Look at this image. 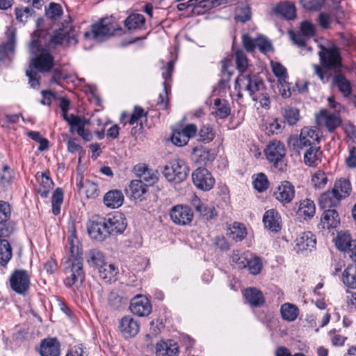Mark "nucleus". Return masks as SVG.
Masks as SVG:
<instances>
[{
	"mask_svg": "<svg viewBox=\"0 0 356 356\" xmlns=\"http://www.w3.org/2000/svg\"><path fill=\"white\" fill-rule=\"evenodd\" d=\"M342 282L349 289H356V265H349L343 270Z\"/></svg>",
	"mask_w": 356,
	"mask_h": 356,
	"instance_id": "58836bf2",
	"label": "nucleus"
},
{
	"mask_svg": "<svg viewBox=\"0 0 356 356\" xmlns=\"http://www.w3.org/2000/svg\"><path fill=\"white\" fill-rule=\"evenodd\" d=\"M318 54L322 67L327 70H336L341 67V57L339 50L334 46L325 47L320 46Z\"/></svg>",
	"mask_w": 356,
	"mask_h": 356,
	"instance_id": "0eeeda50",
	"label": "nucleus"
},
{
	"mask_svg": "<svg viewBox=\"0 0 356 356\" xmlns=\"http://www.w3.org/2000/svg\"><path fill=\"white\" fill-rule=\"evenodd\" d=\"M327 177L324 171L318 170L312 175L311 182L315 188H323L327 183Z\"/></svg>",
	"mask_w": 356,
	"mask_h": 356,
	"instance_id": "8fccbe9b",
	"label": "nucleus"
},
{
	"mask_svg": "<svg viewBox=\"0 0 356 356\" xmlns=\"http://www.w3.org/2000/svg\"><path fill=\"white\" fill-rule=\"evenodd\" d=\"M247 266L248 267L250 273L257 275L260 273L263 265L261 259L255 257L252 259L248 258Z\"/></svg>",
	"mask_w": 356,
	"mask_h": 356,
	"instance_id": "052dcab7",
	"label": "nucleus"
},
{
	"mask_svg": "<svg viewBox=\"0 0 356 356\" xmlns=\"http://www.w3.org/2000/svg\"><path fill=\"white\" fill-rule=\"evenodd\" d=\"M77 39L74 33H70L64 29H59L54 32L51 36L50 42L45 46H49L51 49L53 45L61 44L66 43L68 45L75 44L77 43Z\"/></svg>",
	"mask_w": 356,
	"mask_h": 356,
	"instance_id": "6ab92c4d",
	"label": "nucleus"
},
{
	"mask_svg": "<svg viewBox=\"0 0 356 356\" xmlns=\"http://www.w3.org/2000/svg\"><path fill=\"white\" fill-rule=\"evenodd\" d=\"M192 160L198 165H207L215 159V154L208 148L200 145L195 147L192 152Z\"/></svg>",
	"mask_w": 356,
	"mask_h": 356,
	"instance_id": "4be33fe9",
	"label": "nucleus"
},
{
	"mask_svg": "<svg viewBox=\"0 0 356 356\" xmlns=\"http://www.w3.org/2000/svg\"><path fill=\"white\" fill-rule=\"evenodd\" d=\"M236 65L238 70L241 73H250L248 71V60L245 54L242 50L235 52Z\"/></svg>",
	"mask_w": 356,
	"mask_h": 356,
	"instance_id": "3c124183",
	"label": "nucleus"
},
{
	"mask_svg": "<svg viewBox=\"0 0 356 356\" xmlns=\"http://www.w3.org/2000/svg\"><path fill=\"white\" fill-rule=\"evenodd\" d=\"M171 140L173 144L179 147L184 146L188 142V138L186 137L181 130L175 131L171 137Z\"/></svg>",
	"mask_w": 356,
	"mask_h": 356,
	"instance_id": "680f3d73",
	"label": "nucleus"
},
{
	"mask_svg": "<svg viewBox=\"0 0 356 356\" xmlns=\"http://www.w3.org/2000/svg\"><path fill=\"white\" fill-rule=\"evenodd\" d=\"M346 165L349 168H356V147L350 146L348 148V155L345 159Z\"/></svg>",
	"mask_w": 356,
	"mask_h": 356,
	"instance_id": "774afa93",
	"label": "nucleus"
},
{
	"mask_svg": "<svg viewBox=\"0 0 356 356\" xmlns=\"http://www.w3.org/2000/svg\"><path fill=\"white\" fill-rule=\"evenodd\" d=\"M29 49L31 56L29 68L41 73L49 72L54 68L55 62L51 50L49 49V46L42 44L40 38L33 35Z\"/></svg>",
	"mask_w": 356,
	"mask_h": 356,
	"instance_id": "f03ea898",
	"label": "nucleus"
},
{
	"mask_svg": "<svg viewBox=\"0 0 356 356\" xmlns=\"http://www.w3.org/2000/svg\"><path fill=\"white\" fill-rule=\"evenodd\" d=\"M16 19L21 23H25L31 15V9L29 7L16 8L15 9Z\"/></svg>",
	"mask_w": 356,
	"mask_h": 356,
	"instance_id": "e2e57ef3",
	"label": "nucleus"
},
{
	"mask_svg": "<svg viewBox=\"0 0 356 356\" xmlns=\"http://www.w3.org/2000/svg\"><path fill=\"white\" fill-rule=\"evenodd\" d=\"M131 312L138 316H145L152 312V305L149 300L142 295H137L130 302Z\"/></svg>",
	"mask_w": 356,
	"mask_h": 356,
	"instance_id": "2eb2a0df",
	"label": "nucleus"
},
{
	"mask_svg": "<svg viewBox=\"0 0 356 356\" xmlns=\"http://www.w3.org/2000/svg\"><path fill=\"white\" fill-rule=\"evenodd\" d=\"M124 202V195L119 190H111L104 197V204L111 209L119 208Z\"/></svg>",
	"mask_w": 356,
	"mask_h": 356,
	"instance_id": "c85d7f7f",
	"label": "nucleus"
},
{
	"mask_svg": "<svg viewBox=\"0 0 356 356\" xmlns=\"http://www.w3.org/2000/svg\"><path fill=\"white\" fill-rule=\"evenodd\" d=\"M172 222L179 225H187L193 219V211L191 207L181 204L174 206L170 210Z\"/></svg>",
	"mask_w": 356,
	"mask_h": 356,
	"instance_id": "f8f14e48",
	"label": "nucleus"
},
{
	"mask_svg": "<svg viewBox=\"0 0 356 356\" xmlns=\"http://www.w3.org/2000/svg\"><path fill=\"white\" fill-rule=\"evenodd\" d=\"M119 329L124 338H131L136 336L139 332L140 324L133 317L126 316L122 318Z\"/></svg>",
	"mask_w": 356,
	"mask_h": 356,
	"instance_id": "a211bd4d",
	"label": "nucleus"
},
{
	"mask_svg": "<svg viewBox=\"0 0 356 356\" xmlns=\"http://www.w3.org/2000/svg\"><path fill=\"white\" fill-rule=\"evenodd\" d=\"M354 240L352 239L351 236L348 232H339L334 239L335 245L337 248L345 253H348L349 249L352 246Z\"/></svg>",
	"mask_w": 356,
	"mask_h": 356,
	"instance_id": "72a5a7b5",
	"label": "nucleus"
},
{
	"mask_svg": "<svg viewBox=\"0 0 356 356\" xmlns=\"http://www.w3.org/2000/svg\"><path fill=\"white\" fill-rule=\"evenodd\" d=\"M41 356H60V343L56 339H44L40 345Z\"/></svg>",
	"mask_w": 356,
	"mask_h": 356,
	"instance_id": "a878e982",
	"label": "nucleus"
},
{
	"mask_svg": "<svg viewBox=\"0 0 356 356\" xmlns=\"http://www.w3.org/2000/svg\"><path fill=\"white\" fill-rule=\"evenodd\" d=\"M147 116V112L144 111L143 108L138 106H136L134 108L133 113L128 121L130 125L138 124L142 118Z\"/></svg>",
	"mask_w": 356,
	"mask_h": 356,
	"instance_id": "bf43d9fd",
	"label": "nucleus"
},
{
	"mask_svg": "<svg viewBox=\"0 0 356 356\" xmlns=\"http://www.w3.org/2000/svg\"><path fill=\"white\" fill-rule=\"evenodd\" d=\"M115 26L112 18H105L91 26L90 31L84 33L88 40L103 42L114 34Z\"/></svg>",
	"mask_w": 356,
	"mask_h": 356,
	"instance_id": "39448f33",
	"label": "nucleus"
},
{
	"mask_svg": "<svg viewBox=\"0 0 356 356\" xmlns=\"http://www.w3.org/2000/svg\"><path fill=\"white\" fill-rule=\"evenodd\" d=\"M316 212V207L314 202L309 199L300 201L297 210V215L304 220L311 218Z\"/></svg>",
	"mask_w": 356,
	"mask_h": 356,
	"instance_id": "2f4dec72",
	"label": "nucleus"
},
{
	"mask_svg": "<svg viewBox=\"0 0 356 356\" xmlns=\"http://www.w3.org/2000/svg\"><path fill=\"white\" fill-rule=\"evenodd\" d=\"M254 188L259 192L266 191L268 187V180L264 173L258 174L253 180Z\"/></svg>",
	"mask_w": 356,
	"mask_h": 356,
	"instance_id": "6e6d98bb",
	"label": "nucleus"
},
{
	"mask_svg": "<svg viewBox=\"0 0 356 356\" xmlns=\"http://www.w3.org/2000/svg\"><path fill=\"white\" fill-rule=\"evenodd\" d=\"M145 19L143 15L131 14L124 21L125 26L129 29L140 28L145 23Z\"/></svg>",
	"mask_w": 356,
	"mask_h": 356,
	"instance_id": "a18cd8bd",
	"label": "nucleus"
},
{
	"mask_svg": "<svg viewBox=\"0 0 356 356\" xmlns=\"http://www.w3.org/2000/svg\"><path fill=\"white\" fill-rule=\"evenodd\" d=\"M274 196L282 204L291 202L295 197L294 186L288 181H282L277 186Z\"/></svg>",
	"mask_w": 356,
	"mask_h": 356,
	"instance_id": "dca6fc26",
	"label": "nucleus"
},
{
	"mask_svg": "<svg viewBox=\"0 0 356 356\" xmlns=\"http://www.w3.org/2000/svg\"><path fill=\"white\" fill-rule=\"evenodd\" d=\"M103 217L93 216L87 224V229L89 236L98 241H103L108 237L104 224L103 223Z\"/></svg>",
	"mask_w": 356,
	"mask_h": 356,
	"instance_id": "ddd939ff",
	"label": "nucleus"
},
{
	"mask_svg": "<svg viewBox=\"0 0 356 356\" xmlns=\"http://www.w3.org/2000/svg\"><path fill=\"white\" fill-rule=\"evenodd\" d=\"M70 119V122L68 124L70 126L71 132H77V130L83 129L87 124V120L85 118H81L74 114H71V118Z\"/></svg>",
	"mask_w": 356,
	"mask_h": 356,
	"instance_id": "4d7b16f0",
	"label": "nucleus"
},
{
	"mask_svg": "<svg viewBox=\"0 0 356 356\" xmlns=\"http://www.w3.org/2000/svg\"><path fill=\"white\" fill-rule=\"evenodd\" d=\"M322 152L319 147H310L304 154V162L305 165L314 167L321 161Z\"/></svg>",
	"mask_w": 356,
	"mask_h": 356,
	"instance_id": "c9c22d12",
	"label": "nucleus"
},
{
	"mask_svg": "<svg viewBox=\"0 0 356 356\" xmlns=\"http://www.w3.org/2000/svg\"><path fill=\"white\" fill-rule=\"evenodd\" d=\"M16 42L15 33L13 31L8 33L7 42L0 45V60H3L13 54L15 51Z\"/></svg>",
	"mask_w": 356,
	"mask_h": 356,
	"instance_id": "473e14b6",
	"label": "nucleus"
},
{
	"mask_svg": "<svg viewBox=\"0 0 356 356\" xmlns=\"http://www.w3.org/2000/svg\"><path fill=\"white\" fill-rule=\"evenodd\" d=\"M147 191V184H145L142 180L136 179L130 182L127 195L131 200L141 202L145 199Z\"/></svg>",
	"mask_w": 356,
	"mask_h": 356,
	"instance_id": "aec40b11",
	"label": "nucleus"
},
{
	"mask_svg": "<svg viewBox=\"0 0 356 356\" xmlns=\"http://www.w3.org/2000/svg\"><path fill=\"white\" fill-rule=\"evenodd\" d=\"M14 179V172L5 165L0 174V187L2 188H7L12 183Z\"/></svg>",
	"mask_w": 356,
	"mask_h": 356,
	"instance_id": "de8ad7c7",
	"label": "nucleus"
},
{
	"mask_svg": "<svg viewBox=\"0 0 356 356\" xmlns=\"http://www.w3.org/2000/svg\"><path fill=\"white\" fill-rule=\"evenodd\" d=\"M227 235L236 242L241 241L247 235L246 228L243 224L234 222L228 229Z\"/></svg>",
	"mask_w": 356,
	"mask_h": 356,
	"instance_id": "a19ab883",
	"label": "nucleus"
},
{
	"mask_svg": "<svg viewBox=\"0 0 356 356\" xmlns=\"http://www.w3.org/2000/svg\"><path fill=\"white\" fill-rule=\"evenodd\" d=\"M213 109V114L221 119L227 118L230 114V108L226 100L216 99L214 100Z\"/></svg>",
	"mask_w": 356,
	"mask_h": 356,
	"instance_id": "37998d69",
	"label": "nucleus"
},
{
	"mask_svg": "<svg viewBox=\"0 0 356 356\" xmlns=\"http://www.w3.org/2000/svg\"><path fill=\"white\" fill-rule=\"evenodd\" d=\"M280 313L282 318L288 322L294 321L299 314L298 308L291 303H284L281 306Z\"/></svg>",
	"mask_w": 356,
	"mask_h": 356,
	"instance_id": "79ce46f5",
	"label": "nucleus"
},
{
	"mask_svg": "<svg viewBox=\"0 0 356 356\" xmlns=\"http://www.w3.org/2000/svg\"><path fill=\"white\" fill-rule=\"evenodd\" d=\"M76 186L81 190L83 189L88 198H95L99 195L98 186L93 181L86 179L82 176L76 178Z\"/></svg>",
	"mask_w": 356,
	"mask_h": 356,
	"instance_id": "b1692460",
	"label": "nucleus"
},
{
	"mask_svg": "<svg viewBox=\"0 0 356 356\" xmlns=\"http://www.w3.org/2000/svg\"><path fill=\"white\" fill-rule=\"evenodd\" d=\"M333 84L338 88L344 97H348L350 95L352 84L343 74H335L333 77Z\"/></svg>",
	"mask_w": 356,
	"mask_h": 356,
	"instance_id": "f704fd0d",
	"label": "nucleus"
},
{
	"mask_svg": "<svg viewBox=\"0 0 356 356\" xmlns=\"http://www.w3.org/2000/svg\"><path fill=\"white\" fill-rule=\"evenodd\" d=\"M200 140L208 143L212 141L216 136L215 131L210 125H203L198 133Z\"/></svg>",
	"mask_w": 356,
	"mask_h": 356,
	"instance_id": "864d4df0",
	"label": "nucleus"
},
{
	"mask_svg": "<svg viewBox=\"0 0 356 356\" xmlns=\"http://www.w3.org/2000/svg\"><path fill=\"white\" fill-rule=\"evenodd\" d=\"M299 111L296 108H286L284 113V120L289 125H294L299 120Z\"/></svg>",
	"mask_w": 356,
	"mask_h": 356,
	"instance_id": "13d9d810",
	"label": "nucleus"
},
{
	"mask_svg": "<svg viewBox=\"0 0 356 356\" xmlns=\"http://www.w3.org/2000/svg\"><path fill=\"white\" fill-rule=\"evenodd\" d=\"M341 200L332 191H327L322 193L318 198V204L321 209H332L339 204Z\"/></svg>",
	"mask_w": 356,
	"mask_h": 356,
	"instance_id": "bb28decb",
	"label": "nucleus"
},
{
	"mask_svg": "<svg viewBox=\"0 0 356 356\" xmlns=\"http://www.w3.org/2000/svg\"><path fill=\"white\" fill-rule=\"evenodd\" d=\"M235 89L237 90V97L241 99L242 92L246 91L252 100L258 99L263 90H265L263 80L257 74L252 73H241L235 81Z\"/></svg>",
	"mask_w": 356,
	"mask_h": 356,
	"instance_id": "7ed1b4c3",
	"label": "nucleus"
},
{
	"mask_svg": "<svg viewBox=\"0 0 356 356\" xmlns=\"http://www.w3.org/2000/svg\"><path fill=\"white\" fill-rule=\"evenodd\" d=\"M193 204L195 210L207 220L212 219L217 215L215 208L213 206L201 202L198 198H195L193 201Z\"/></svg>",
	"mask_w": 356,
	"mask_h": 356,
	"instance_id": "4c0bfd02",
	"label": "nucleus"
},
{
	"mask_svg": "<svg viewBox=\"0 0 356 356\" xmlns=\"http://www.w3.org/2000/svg\"><path fill=\"white\" fill-rule=\"evenodd\" d=\"M316 122L319 127H325L330 133H333L342 122L338 113H330L326 109H321L316 114Z\"/></svg>",
	"mask_w": 356,
	"mask_h": 356,
	"instance_id": "6e6552de",
	"label": "nucleus"
},
{
	"mask_svg": "<svg viewBox=\"0 0 356 356\" xmlns=\"http://www.w3.org/2000/svg\"><path fill=\"white\" fill-rule=\"evenodd\" d=\"M98 271L100 278L109 283L116 280L118 273V269L113 264L108 263L99 268Z\"/></svg>",
	"mask_w": 356,
	"mask_h": 356,
	"instance_id": "e433bc0d",
	"label": "nucleus"
},
{
	"mask_svg": "<svg viewBox=\"0 0 356 356\" xmlns=\"http://www.w3.org/2000/svg\"><path fill=\"white\" fill-rule=\"evenodd\" d=\"M11 289L18 294H24L29 289L30 276L27 271L16 270L10 277Z\"/></svg>",
	"mask_w": 356,
	"mask_h": 356,
	"instance_id": "9b49d317",
	"label": "nucleus"
},
{
	"mask_svg": "<svg viewBox=\"0 0 356 356\" xmlns=\"http://www.w3.org/2000/svg\"><path fill=\"white\" fill-rule=\"evenodd\" d=\"M243 45L246 51H253L256 49L257 38H252L248 34H243L242 36Z\"/></svg>",
	"mask_w": 356,
	"mask_h": 356,
	"instance_id": "338daca9",
	"label": "nucleus"
},
{
	"mask_svg": "<svg viewBox=\"0 0 356 356\" xmlns=\"http://www.w3.org/2000/svg\"><path fill=\"white\" fill-rule=\"evenodd\" d=\"M321 220L323 229H326L336 228L340 222L339 214L335 209L325 210Z\"/></svg>",
	"mask_w": 356,
	"mask_h": 356,
	"instance_id": "7c9ffc66",
	"label": "nucleus"
},
{
	"mask_svg": "<svg viewBox=\"0 0 356 356\" xmlns=\"http://www.w3.org/2000/svg\"><path fill=\"white\" fill-rule=\"evenodd\" d=\"M273 12L286 19H293L296 16V7L293 3L289 1L280 3L273 8Z\"/></svg>",
	"mask_w": 356,
	"mask_h": 356,
	"instance_id": "cd10ccee",
	"label": "nucleus"
},
{
	"mask_svg": "<svg viewBox=\"0 0 356 356\" xmlns=\"http://www.w3.org/2000/svg\"><path fill=\"white\" fill-rule=\"evenodd\" d=\"M188 171L185 161L177 159L166 165L163 173L168 181L180 183L186 179Z\"/></svg>",
	"mask_w": 356,
	"mask_h": 356,
	"instance_id": "423d86ee",
	"label": "nucleus"
},
{
	"mask_svg": "<svg viewBox=\"0 0 356 356\" xmlns=\"http://www.w3.org/2000/svg\"><path fill=\"white\" fill-rule=\"evenodd\" d=\"M286 154L284 145L280 141L273 140L266 147L267 159L274 163L275 168L282 170L285 165L283 159Z\"/></svg>",
	"mask_w": 356,
	"mask_h": 356,
	"instance_id": "1a4fd4ad",
	"label": "nucleus"
},
{
	"mask_svg": "<svg viewBox=\"0 0 356 356\" xmlns=\"http://www.w3.org/2000/svg\"><path fill=\"white\" fill-rule=\"evenodd\" d=\"M87 257L88 261L97 268L106 264L102 252L97 250H90Z\"/></svg>",
	"mask_w": 356,
	"mask_h": 356,
	"instance_id": "603ef678",
	"label": "nucleus"
},
{
	"mask_svg": "<svg viewBox=\"0 0 356 356\" xmlns=\"http://www.w3.org/2000/svg\"><path fill=\"white\" fill-rule=\"evenodd\" d=\"M68 243L71 257L65 266L64 284L67 287H71L73 285H81L84 281L85 274L81 259L82 252L78 245L77 239L72 236Z\"/></svg>",
	"mask_w": 356,
	"mask_h": 356,
	"instance_id": "f257e3e1",
	"label": "nucleus"
},
{
	"mask_svg": "<svg viewBox=\"0 0 356 356\" xmlns=\"http://www.w3.org/2000/svg\"><path fill=\"white\" fill-rule=\"evenodd\" d=\"M194 184L202 191H209L214 185L215 179L211 173L204 168H198L193 175Z\"/></svg>",
	"mask_w": 356,
	"mask_h": 356,
	"instance_id": "4468645a",
	"label": "nucleus"
},
{
	"mask_svg": "<svg viewBox=\"0 0 356 356\" xmlns=\"http://www.w3.org/2000/svg\"><path fill=\"white\" fill-rule=\"evenodd\" d=\"M179 353V346L172 340H162L156 345V356H178Z\"/></svg>",
	"mask_w": 356,
	"mask_h": 356,
	"instance_id": "412c9836",
	"label": "nucleus"
},
{
	"mask_svg": "<svg viewBox=\"0 0 356 356\" xmlns=\"http://www.w3.org/2000/svg\"><path fill=\"white\" fill-rule=\"evenodd\" d=\"M320 136L319 129L316 127H304L302 129L299 137L291 136L287 140L289 147L295 151L299 152L300 149L307 147H312L316 142L319 143Z\"/></svg>",
	"mask_w": 356,
	"mask_h": 356,
	"instance_id": "20e7f679",
	"label": "nucleus"
},
{
	"mask_svg": "<svg viewBox=\"0 0 356 356\" xmlns=\"http://www.w3.org/2000/svg\"><path fill=\"white\" fill-rule=\"evenodd\" d=\"M63 202V192L60 188H56L51 197L52 213L57 216L60 212V206Z\"/></svg>",
	"mask_w": 356,
	"mask_h": 356,
	"instance_id": "09e8293b",
	"label": "nucleus"
},
{
	"mask_svg": "<svg viewBox=\"0 0 356 356\" xmlns=\"http://www.w3.org/2000/svg\"><path fill=\"white\" fill-rule=\"evenodd\" d=\"M248 259V252H241L239 250L234 251L231 256L232 263L238 268H244L247 267Z\"/></svg>",
	"mask_w": 356,
	"mask_h": 356,
	"instance_id": "49530a36",
	"label": "nucleus"
},
{
	"mask_svg": "<svg viewBox=\"0 0 356 356\" xmlns=\"http://www.w3.org/2000/svg\"><path fill=\"white\" fill-rule=\"evenodd\" d=\"M245 297L250 305L253 307H260L264 303V298L262 293L254 288L246 289Z\"/></svg>",
	"mask_w": 356,
	"mask_h": 356,
	"instance_id": "ea45409f",
	"label": "nucleus"
},
{
	"mask_svg": "<svg viewBox=\"0 0 356 356\" xmlns=\"http://www.w3.org/2000/svg\"><path fill=\"white\" fill-rule=\"evenodd\" d=\"M46 15L51 19H57L63 14L62 7L60 4L51 2L45 9Z\"/></svg>",
	"mask_w": 356,
	"mask_h": 356,
	"instance_id": "5fc2aeb1",
	"label": "nucleus"
},
{
	"mask_svg": "<svg viewBox=\"0 0 356 356\" xmlns=\"http://www.w3.org/2000/svg\"><path fill=\"white\" fill-rule=\"evenodd\" d=\"M103 222L108 232V236L122 234L127 227L126 219L120 213L108 214L106 218H103Z\"/></svg>",
	"mask_w": 356,
	"mask_h": 356,
	"instance_id": "9d476101",
	"label": "nucleus"
},
{
	"mask_svg": "<svg viewBox=\"0 0 356 356\" xmlns=\"http://www.w3.org/2000/svg\"><path fill=\"white\" fill-rule=\"evenodd\" d=\"M129 297L124 296L118 289L111 291L107 298L108 305L113 310L120 309L127 303Z\"/></svg>",
	"mask_w": 356,
	"mask_h": 356,
	"instance_id": "393cba45",
	"label": "nucleus"
},
{
	"mask_svg": "<svg viewBox=\"0 0 356 356\" xmlns=\"http://www.w3.org/2000/svg\"><path fill=\"white\" fill-rule=\"evenodd\" d=\"M263 222L266 228L271 232H277L281 229V217L278 211L270 209L265 212Z\"/></svg>",
	"mask_w": 356,
	"mask_h": 356,
	"instance_id": "5701e85b",
	"label": "nucleus"
},
{
	"mask_svg": "<svg viewBox=\"0 0 356 356\" xmlns=\"http://www.w3.org/2000/svg\"><path fill=\"white\" fill-rule=\"evenodd\" d=\"M302 6L309 10H318L324 4L323 0H300Z\"/></svg>",
	"mask_w": 356,
	"mask_h": 356,
	"instance_id": "69168bd1",
	"label": "nucleus"
},
{
	"mask_svg": "<svg viewBox=\"0 0 356 356\" xmlns=\"http://www.w3.org/2000/svg\"><path fill=\"white\" fill-rule=\"evenodd\" d=\"M10 204L4 201H0V224L8 221L10 217Z\"/></svg>",
	"mask_w": 356,
	"mask_h": 356,
	"instance_id": "0e129e2a",
	"label": "nucleus"
},
{
	"mask_svg": "<svg viewBox=\"0 0 356 356\" xmlns=\"http://www.w3.org/2000/svg\"><path fill=\"white\" fill-rule=\"evenodd\" d=\"M316 245V237L311 232L302 233L296 240L297 252H310L315 249Z\"/></svg>",
	"mask_w": 356,
	"mask_h": 356,
	"instance_id": "f3484780",
	"label": "nucleus"
},
{
	"mask_svg": "<svg viewBox=\"0 0 356 356\" xmlns=\"http://www.w3.org/2000/svg\"><path fill=\"white\" fill-rule=\"evenodd\" d=\"M351 189V184L349 179L341 178L336 180L332 191L341 200L350 195Z\"/></svg>",
	"mask_w": 356,
	"mask_h": 356,
	"instance_id": "c756f323",
	"label": "nucleus"
},
{
	"mask_svg": "<svg viewBox=\"0 0 356 356\" xmlns=\"http://www.w3.org/2000/svg\"><path fill=\"white\" fill-rule=\"evenodd\" d=\"M12 248L7 240L0 239V265L5 266L12 258Z\"/></svg>",
	"mask_w": 356,
	"mask_h": 356,
	"instance_id": "c03bdc74",
	"label": "nucleus"
}]
</instances>
